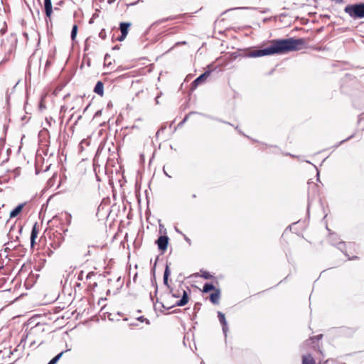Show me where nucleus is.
Returning <instances> with one entry per match:
<instances>
[{
  "label": "nucleus",
  "mask_w": 364,
  "mask_h": 364,
  "mask_svg": "<svg viewBox=\"0 0 364 364\" xmlns=\"http://www.w3.org/2000/svg\"><path fill=\"white\" fill-rule=\"evenodd\" d=\"M306 44L304 38H282L274 39L271 41L269 46L248 52L246 56L250 58H257L265 55L276 54H284L291 51H296L302 49Z\"/></svg>",
  "instance_id": "f257e3e1"
},
{
  "label": "nucleus",
  "mask_w": 364,
  "mask_h": 364,
  "mask_svg": "<svg viewBox=\"0 0 364 364\" xmlns=\"http://www.w3.org/2000/svg\"><path fill=\"white\" fill-rule=\"evenodd\" d=\"M111 200L109 197H105L102 199L101 203L98 206L96 215L99 220L106 219V222L109 223V229L114 224V218L111 217L112 207L110 205Z\"/></svg>",
  "instance_id": "f03ea898"
},
{
  "label": "nucleus",
  "mask_w": 364,
  "mask_h": 364,
  "mask_svg": "<svg viewBox=\"0 0 364 364\" xmlns=\"http://www.w3.org/2000/svg\"><path fill=\"white\" fill-rule=\"evenodd\" d=\"M344 11L353 19H360L364 18V3H356L347 5Z\"/></svg>",
  "instance_id": "7ed1b4c3"
},
{
  "label": "nucleus",
  "mask_w": 364,
  "mask_h": 364,
  "mask_svg": "<svg viewBox=\"0 0 364 364\" xmlns=\"http://www.w3.org/2000/svg\"><path fill=\"white\" fill-rule=\"evenodd\" d=\"M188 300H189V298H188V293L186 292V291L185 290H183V295H182V297L180 300H178L174 305H173L172 306H170V307H166L164 306V304L162 303V302H159L158 299H156V303H159L161 307L166 309H169L173 306H185L188 302Z\"/></svg>",
  "instance_id": "20e7f679"
},
{
  "label": "nucleus",
  "mask_w": 364,
  "mask_h": 364,
  "mask_svg": "<svg viewBox=\"0 0 364 364\" xmlns=\"http://www.w3.org/2000/svg\"><path fill=\"white\" fill-rule=\"evenodd\" d=\"M131 25L132 23L129 22H122L119 23V29L121 32V35L117 38V41H123L126 38Z\"/></svg>",
  "instance_id": "39448f33"
},
{
  "label": "nucleus",
  "mask_w": 364,
  "mask_h": 364,
  "mask_svg": "<svg viewBox=\"0 0 364 364\" xmlns=\"http://www.w3.org/2000/svg\"><path fill=\"white\" fill-rule=\"evenodd\" d=\"M211 74V70H206L205 72H204L203 74H201L200 75H199L197 78H196L192 84H191V86H192V88H196L199 85H201L202 83H203L205 80Z\"/></svg>",
  "instance_id": "423d86ee"
},
{
  "label": "nucleus",
  "mask_w": 364,
  "mask_h": 364,
  "mask_svg": "<svg viewBox=\"0 0 364 364\" xmlns=\"http://www.w3.org/2000/svg\"><path fill=\"white\" fill-rule=\"evenodd\" d=\"M168 237L166 235H161L156 240V243L158 245V248L160 251L164 252L166 250L168 244Z\"/></svg>",
  "instance_id": "0eeeda50"
},
{
  "label": "nucleus",
  "mask_w": 364,
  "mask_h": 364,
  "mask_svg": "<svg viewBox=\"0 0 364 364\" xmlns=\"http://www.w3.org/2000/svg\"><path fill=\"white\" fill-rule=\"evenodd\" d=\"M99 316L102 320L106 321L109 320V321H112L114 320L113 315L111 312L107 311L106 305H104L99 313Z\"/></svg>",
  "instance_id": "6e6552de"
},
{
  "label": "nucleus",
  "mask_w": 364,
  "mask_h": 364,
  "mask_svg": "<svg viewBox=\"0 0 364 364\" xmlns=\"http://www.w3.org/2000/svg\"><path fill=\"white\" fill-rule=\"evenodd\" d=\"M218 317L220 324L222 325L223 332L225 336L226 337L227 332L228 331V323H227L225 314L223 313H222L221 311H218Z\"/></svg>",
  "instance_id": "1a4fd4ad"
},
{
  "label": "nucleus",
  "mask_w": 364,
  "mask_h": 364,
  "mask_svg": "<svg viewBox=\"0 0 364 364\" xmlns=\"http://www.w3.org/2000/svg\"><path fill=\"white\" fill-rule=\"evenodd\" d=\"M220 296V290L219 289H215V292L210 294V301L213 304H218Z\"/></svg>",
  "instance_id": "9d476101"
},
{
  "label": "nucleus",
  "mask_w": 364,
  "mask_h": 364,
  "mask_svg": "<svg viewBox=\"0 0 364 364\" xmlns=\"http://www.w3.org/2000/svg\"><path fill=\"white\" fill-rule=\"evenodd\" d=\"M24 205L25 203L18 204L14 209H13L10 212V218H12L18 215L21 213Z\"/></svg>",
  "instance_id": "9b49d317"
},
{
  "label": "nucleus",
  "mask_w": 364,
  "mask_h": 364,
  "mask_svg": "<svg viewBox=\"0 0 364 364\" xmlns=\"http://www.w3.org/2000/svg\"><path fill=\"white\" fill-rule=\"evenodd\" d=\"M94 92L100 96H102L104 94V82L100 80L97 81L95 86Z\"/></svg>",
  "instance_id": "f8f14e48"
},
{
  "label": "nucleus",
  "mask_w": 364,
  "mask_h": 364,
  "mask_svg": "<svg viewBox=\"0 0 364 364\" xmlns=\"http://www.w3.org/2000/svg\"><path fill=\"white\" fill-rule=\"evenodd\" d=\"M302 364H316L314 358L310 353L302 355Z\"/></svg>",
  "instance_id": "ddd939ff"
},
{
  "label": "nucleus",
  "mask_w": 364,
  "mask_h": 364,
  "mask_svg": "<svg viewBox=\"0 0 364 364\" xmlns=\"http://www.w3.org/2000/svg\"><path fill=\"white\" fill-rule=\"evenodd\" d=\"M112 154L109 155V156L107 159V164L105 166V171L106 173L108 174L109 172L111 173H112V167L114 166V162L113 160L111 159Z\"/></svg>",
  "instance_id": "4468645a"
},
{
  "label": "nucleus",
  "mask_w": 364,
  "mask_h": 364,
  "mask_svg": "<svg viewBox=\"0 0 364 364\" xmlns=\"http://www.w3.org/2000/svg\"><path fill=\"white\" fill-rule=\"evenodd\" d=\"M338 248L341 250L344 255L348 257V260H352V259H357L358 257L355 256V257H350L349 255H348V253L344 250V249L346 248V246L347 245L345 242H341L338 243Z\"/></svg>",
  "instance_id": "2eb2a0df"
},
{
  "label": "nucleus",
  "mask_w": 364,
  "mask_h": 364,
  "mask_svg": "<svg viewBox=\"0 0 364 364\" xmlns=\"http://www.w3.org/2000/svg\"><path fill=\"white\" fill-rule=\"evenodd\" d=\"M169 275H170V269H169L168 266L166 264L165 271L164 273V285L167 286L168 288L170 287V286L168 285V279Z\"/></svg>",
  "instance_id": "dca6fc26"
},
{
  "label": "nucleus",
  "mask_w": 364,
  "mask_h": 364,
  "mask_svg": "<svg viewBox=\"0 0 364 364\" xmlns=\"http://www.w3.org/2000/svg\"><path fill=\"white\" fill-rule=\"evenodd\" d=\"M215 287L212 283H205L203 287V293H208L211 291H215Z\"/></svg>",
  "instance_id": "f3484780"
},
{
  "label": "nucleus",
  "mask_w": 364,
  "mask_h": 364,
  "mask_svg": "<svg viewBox=\"0 0 364 364\" xmlns=\"http://www.w3.org/2000/svg\"><path fill=\"white\" fill-rule=\"evenodd\" d=\"M38 232H39V230H38V223L36 222L33 224V227H32V230H31V237H30L37 238Z\"/></svg>",
  "instance_id": "a211bd4d"
},
{
  "label": "nucleus",
  "mask_w": 364,
  "mask_h": 364,
  "mask_svg": "<svg viewBox=\"0 0 364 364\" xmlns=\"http://www.w3.org/2000/svg\"><path fill=\"white\" fill-rule=\"evenodd\" d=\"M46 16L47 18H50L53 13L52 4H44Z\"/></svg>",
  "instance_id": "6ab92c4d"
},
{
  "label": "nucleus",
  "mask_w": 364,
  "mask_h": 364,
  "mask_svg": "<svg viewBox=\"0 0 364 364\" xmlns=\"http://www.w3.org/2000/svg\"><path fill=\"white\" fill-rule=\"evenodd\" d=\"M104 65H105V67H109L110 65H112V57L108 53H107L105 55Z\"/></svg>",
  "instance_id": "aec40b11"
},
{
  "label": "nucleus",
  "mask_w": 364,
  "mask_h": 364,
  "mask_svg": "<svg viewBox=\"0 0 364 364\" xmlns=\"http://www.w3.org/2000/svg\"><path fill=\"white\" fill-rule=\"evenodd\" d=\"M77 30H78V27L76 24H74L73 26V28H72V30H71V33H70V38L72 39V41H75L76 36H77Z\"/></svg>",
  "instance_id": "412c9836"
},
{
  "label": "nucleus",
  "mask_w": 364,
  "mask_h": 364,
  "mask_svg": "<svg viewBox=\"0 0 364 364\" xmlns=\"http://www.w3.org/2000/svg\"><path fill=\"white\" fill-rule=\"evenodd\" d=\"M14 229H15V226L12 225L10 228L9 232L8 234V237L10 240L17 241V240H18L19 237H18V235H16L15 237L14 236L13 232H14Z\"/></svg>",
  "instance_id": "4be33fe9"
},
{
  "label": "nucleus",
  "mask_w": 364,
  "mask_h": 364,
  "mask_svg": "<svg viewBox=\"0 0 364 364\" xmlns=\"http://www.w3.org/2000/svg\"><path fill=\"white\" fill-rule=\"evenodd\" d=\"M201 277H203V279H213L214 277L210 274V272L205 271V270H201Z\"/></svg>",
  "instance_id": "5701e85b"
},
{
  "label": "nucleus",
  "mask_w": 364,
  "mask_h": 364,
  "mask_svg": "<svg viewBox=\"0 0 364 364\" xmlns=\"http://www.w3.org/2000/svg\"><path fill=\"white\" fill-rule=\"evenodd\" d=\"M71 349L70 348H67L65 350H63L60 353H59L58 354H57L55 357H53V359H55L57 362H58V360L61 358V357L63 356V355L65 353V352H68L70 351Z\"/></svg>",
  "instance_id": "b1692460"
},
{
  "label": "nucleus",
  "mask_w": 364,
  "mask_h": 364,
  "mask_svg": "<svg viewBox=\"0 0 364 364\" xmlns=\"http://www.w3.org/2000/svg\"><path fill=\"white\" fill-rule=\"evenodd\" d=\"M322 336H323V335L320 334V335L310 338V340L312 341V343H314L316 341H318L320 339H321Z\"/></svg>",
  "instance_id": "393cba45"
},
{
  "label": "nucleus",
  "mask_w": 364,
  "mask_h": 364,
  "mask_svg": "<svg viewBox=\"0 0 364 364\" xmlns=\"http://www.w3.org/2000/svg\"><path fill=\"white\" fill-rule=\"evenodd\" d=\"M196 112H191L188 114H186L185 116V117L183 118V119L179 123L178 126L183 124V123H185L188 120L189 115H191L192 114H196Z\"/></svg>",
  "instance_id": "a878e982"
},
{
  "label": "nucleus",
  "mask_w": 364,
  "mask_h": 364,
  "mask_svg": "<svg viewBox=\"0 0 364 364\" xmlns=\"http://www.w3.org/2000/svg\"><path fill=\"white\" fill-rule=\"evenodd\" d=\"M99 36L102 38V39H105L106 38V31L105 29H102L101 31L99 33Z\"/></svg>",
  "instance_id": "bb28decb"
},
{
  "label": "nucleus",
  "mask_w": 364,
  "mask_h": 364,
  "mask_svg": "<svg viewBox=\"0 0 364 364\" xmlns=\"http://www.w3.org/2000/svg\"><path fill=\"white\" fill-rule=\"evenodd\" d=\"M210 117V119H213L216 120V121H218V122H221V123H224V124H229V125H230V126H232V124L231 123L228 122H226V121H224V120H223V119H218V118H213V117Z\"/></svg>",
  "instance_id": "cd10ccee"
},
{
  "label": "nucleus",
  "mask_w": 364,
  "mask_h": 364,
  "mask_svg": "<svg viewBox=\"0 0 364 364\" xmlns=\"http://www.w3.org/2000/svg\"><path fill=\"white\" fill-rule=\"evenodd\" d=\"M109 184L112 188V197L114 198V182L112 178L109 179Z\"/></svg>",
  "instance_id": "c85d7f7f"
},
{
  "label": "nucleus",
  "mask_w": 364,
  "mask_h": 364,
  "mask_svg": "<svg viewBox=\"0 0 364 364\" xmlns=\"http://www.w3.org/2000/svg\"><path fill=\"white\" fill-rule=\"evenodd\" d=\"M36 238H33V237H30V240H31V247L33 248L36 244Z\"/></svg>",
  "instance_id": "c756f323"
},
{
  "label": "nucleus",
  "mask_w": 364,
  "mask_h": 364,
  "mask_svg": "<svg viewBox=\"0 0 364 364\" xmlns=\"http://www.w3.org/2000/svg\"><path fill=\"white\" fill-rule=\"evenodd\" d=\"M138 320L140 321H146V323H149V321L148 319H146V318H144V316L139 317Z\"/></svg>",
  "instance_id": "7c9ffc66"
},
{
  "label": "nucleus",
  "mask_w": 364,
  "mask_h": 364,
  "mask_svg": "<svg viewBox=\"0 0 364 364\" xmlns=\"http://www.w3.org/2000/svg\"><path fill=\"white\" fill-rule=\"evenodd\" d=\"M353 137V135H351V136H348V138H346V139L342 140V141L339 143V144H338V145H340V144H343V142H345V141H348V140H349V139H352Z\"/></svg>",
  "instance_id": "2f4dec72"
},
{
  "label": "nucleus",
  "mask_w": 364,
  "mask_h": 364,
  "mask_svg": "<svg viewBox=\"0 0 364 364\" xmlns=\"http://www.w3.org/2000/svg\"><path fill=\"white\" fill-rule=\"evenodd\" d=\"M92 275H94V272H92L87 273L86 275V279H90Z\"/></svg>",
  "instance_id": "473e14b6"
},
{
  "label": "nucleus",
  "mask_w": 364,
  "mask_h": 364,
  "mask_svg": "<svg viewBox=\"0 0 364 364\" xmlns=\"http://www.w3.org/2000/svg\"><path fill=\"white\" fill-rule=\"evenodd\" d=\"M22 230H23V226H22V225H19L18 226V234H19V235H21V234Z\"/></svg>",
  "instance_id": "72a5a7b5"
},
{
  "label": "nucleus",
  "mask_w": 364,
  "mask_h": 364,
  "mask_svg": "<svg viewBox=\"0 0 364 364\" xmlns=\"http://www.w3.org/2000/svg\"><path fill=\"white\" fill-rule=\"evenodd\" d=\"M58 362L53 358L47 364H56Z\"/></svg>",
  "instance_id": "f704fd0d"
},
{
  "label": "nucleus",
  "mask_w": 364,
  "mask_h": 364,
  "mask_svg": "<svg viewBox=\"0 0 364 364\" xmlns=\"http://www.w3.org/2000/svg\"><path fill=\"white\" fill-rule=\"evenodd\" d=\"M82 274H83V272H82V271H81V272H80L79 275H78V279H79V280L82 279Z\"/></svg>",
  "instance_id": "c9c22d12"
},
{
  "label": "nucleus",
  "mask_w": 364,
  "mask_h": 364,
  "mask_svg": "<svg viewBox=\"0 0 364 364\" xmlns=\"http://www.w3.org/2000/svg\"><path fill=\"white\" fill-rule=\"evenodd\" d=\"M112 80V79H109V77H107L105 78V83L107 84V83H109L110 81Z\"/></svg>",
  "instance_id": "e433bc0d"
},
{
  "label": "nucleus",
  "mask_w": 364,
  "mask_h": 364,
  "mask_svg": "<svg viewBox=\"0 0 364 364\" xmlns=\"http://www.w3.org/2000/svg\"><path fill=\"white\" fill-rule=\"evenodd\" d=\"M52 4L51 0H44V4Z\"/></svg>",
  "instance_id": "4c0bfd02"
},
{
  "label": "nucleus",
  "mask_w": 364,
  "mask_h": 364,
  "mask_svg": "<svg viewBox=\"0 0 364 364\" xmlns=\"http://www.w3.org/2000/svg\"><path fill=\"white\" fill-rule=\"evenodd\" d=\"M183 236H184V238H185L186 241L188 242V243H190L191 242V240L188 237H186V235H184Z\"/></svg>",
  "instance_id": "58836bf2"
},
{
  "label": "nucleus",
  "mask_w": 364,
  "mask_h": 364,
  "mask_svg": "<svg viewBox=\"0 0 364 364\" xmlns=\"http://www.w3.org/2000/svg\"><path fill=\"white\" fill-rule=\"evenodd\" d=\"M235 129H237V130L239 132V133H240V134H242V135L245 136V135L242 132V131H241V130H240V129H238V127H237H237H235Z\"/></svg>",
  "instance_id": "ea45409f"
},
{
  "label": "nucleus",
  "mask_w": 364,
  "mask_h": 364,
  "mask_svg": "<svg viewBox=\"0 0 364 364\" xmlns=\"http://www.w3.org/2000/svg\"><path fill=\"white\" fill-rule=\"evenodd\" d=\"M39 107H40V109H43L46 108L45 105H43L42 103L40 104Z\"/></svg>",
  "instance_id": "a19ab883"
},
{
  "label": "nucleus",
  "mask_w": 364,
  "mask_h": 364,
  "mask_svg": "<svg viewBox=\"0 0 364 364\" xmlns=\"http://www.w3.org/2000/svg\"><path fill=\"white\" fill-rule=\"evenodd\" d=\"M172 296H173V297H176V298H177V297H178V296H179V294H176V293H173V294H172Z\"/></svg>",
  "instance_id": "79ce46f5"
},
{
  "label": "nucleus",
  "mask_w": 364,
  "mask_h": 364,
  "mask_svg": "<svg viewBox=\"0 0 364 364\" xmlns=\"http://www.w3.org/2000/svg\"><path fill=\"white\" fill-rule=\"evenodd\" d=\"M24 267H25V264H23V265L21 266V269L19 270L18 273L21 272L23 270V268H24Z\"/></svg>",
  "instance_id": "37998d69"
},
{
  "label": "nucleus",
  "mask_w": 364,
  "mask_h": 364,
  "mask_svg": "<svg viewBox=\"0 0 364 364\" xmlns=\"http://www.w3.org/2000/svg\"><path fill=\"white\" fill-rule=\"evenodd\" d=\"M150 299H151V300L152 301V302L154 304V297H153V296H152V294H150Z\"/></svg>",
  "instance_id": "c03bdc74"
},
{
  "label": "nucleus",
  "mask_w": 364,
  "mask_h": 364,
  "mask_svg": "<svg viewBox=\"0 0 364 364\" xmlns=\"http://www.w3.org/2000/svg\"><path fill=\"white\" fill-rule=\"evenodd\" d=\"M66 218H69V223H70V222L71 215H66Z\"/></svg>",
  "instance_id": "a18cd8bd"
},
{
  "label": "nucleus",
  "mask_w": 364,
  "mask_h": 364,
  "mask_svg": "<svg viewBox=\"0 0 364 364\" xmlns=\"http://www.w3.org/2000/svg\"><path fill=\"white\" fill-rule=\"evenodd\" d=\"M108 4H111L112 2H114V0H107Z\"/></svg>",
  "instance_id": "49530a36"
},
{
  "label": "nucleus",
  "mask_w": 364,
  "mask_h": 364,
  "mask_svg": "<svg viewBox=\"0 0 364 364\" xmlns=\"http://www.w3.org/2000/svg\"><path fill=\"white\" fill-rule=\"evenodd\" d=\"M136 277H137V274L136 273V274H134V278H133V279H134V282H135V280H136Z\"/></svg>",
  "instance_id": "de8ad7c7"
},
{
  "label": "nucleus",
  "mask_w": 364,
  "mask_h": 364,
  "mask_svg": "<svg viewBox=\"0 0 364 364\" xmlns=\"http://www.w3.org/2000/svg\"><path fill=\"white\" fill-rule=\"evenodd\" d=\"M176 231L180 234H182V232L176 228Z\"/></svg>",
  "instance_id": "09e8293b"
},
{
  "label": "nucleus",
  "mask_w": 364,
  "mask_h": 364,
  "mask_svg": "<svg viewBox=\"0 0 364 364\" xmlns=\"http://www.w3.org/2000/svg\"><path fill=\"white\" fill-rule=\"evenodd\" d=\"M348 246H354V245H355V244H354V243L349 242V243L348 244Z\"/></svg>",
  "instance_id": "8fccbe9b"
},
{
  "label": "nucleus",
  "mask_w": 364,
  "mask_h": 364,
  "mask_svg": "<svg viewBox=\"0 0 364 364\" xmlns=\"http://www.w3.org/2000/svg\"><path fill=\"white\" fill-rule=\"evenodd\" d=\"M111 41H112V42H114V34H112V36H111Z\"/></svg>",
  "instance_id": "3c124183"
},
{
  "label": "nucleus",
  "mask_w": 364,
  "mask_h": 364,
  "mask_svg": "<svg viewBox=\"0 0 364 364\" xmlns=\"http://www.w3.org/2000/svg\"><path fill=\"white\" fill-rule=\"evenodd\" d=\"M11 243H12V241H11L10 242H9L6 243L5 245H10Z\"/></svg>",
  "instance_id": "603ef678"
},
{
  "label": "nucleus",
  "mask_w": 364,
  "mask_h": 364,
  "mask_svg": "<svg viewBox=\"0 0 364 364\" xmlns=\"http://www.w3.org/2000/svg\"><path fill=\"white\" fill-rule=\"evenodd\" d=\"M112 72H109V73H108V76H109V77H112Z\"/></svg>",
  "instance_id": "864d4df0"
},
{
  "label": "nucleus",
  "mask_w": 364,
  "mask_h": 364,
  "mask_svg": "<svg viewBox=\"0 0 364 364\" xmlns=\"http://www.w3.org/2000/svg\"><path fill=\"white\" fill-rule=\"evenodd\" d=\"M112 106V103L111 102H109L108 105H107V107H111Z\"/></svg>",
  "instance_id": "5fc2aeb1"
},
{
  "label": "nucleus",
  "mask_w": 364,
  "mask_h": 364,
  "mask_svg": "<svg viewBox=\"0 0 364 364\" xmlns=\"http://www.w3.org/2000/svg\"><path fill=\"white\" fill-rule=\"evenodd\" d=\"M157 293V286L156 287L155 294Z\"/></svg>",
  "instance_id": "6e6d98bb"
},
{
  "label": "nucleus",
  "mask_w": 364,
  "mask_h": 364,
  "mask_svg": "<svg viewBox=\"0 0 364 364\" xmlns=\"http://www.w3.org/2000/svg\"><path fill=\"white\" fill-rule=\"evenodd\" d=\"M101 111L96 112V114H100Z\"/></svg>",
  "instance_id": "4d7b16f0"
},
{
  "label": "nucleus",
  "mask_w": 364,
  "mask_h": 364,
  "mask_svg": "<svg viewBox=\"0 0 364 364\" xmlns=\"http://www.w3.org/2000/svg\"><path fill=\"white\" fill-rule=\"evenodd\" d=\"M101 111L96 112V114H100Z\"/></svg>",
  "instance_id": "13d9d810"
},
{
  "label": "nucleus",
  "mask_w": 364,
  "mask_h": 364,
  "mask_svg": "<svg viewBox=\"0 0 364 364\" xmlns=\"http://www.w3.org/2000/svg\"><path fill=\"white\" fill-rule=\"evenodd\" d=\"M164 173H165V174H166V176H168V178H171V176H168V175L165 171H164Z\"/></svg>",
  "instance_id": "bf43d9fd"
},
{
  "label": "nucleus",
  "mask_w": 364,
  "mask_h": 364,
  "mask_svg": "<svg viewBox=\"0 0 364 364\" xmlns=\"http://www.w3.org/2000/svg\"><path fill=\"white\" fill-rule=\"evenodd\" d=\"M34 343H35V341H33L32 343H31V346H32Z\"/></svg>",
  "instance_id": "052dcab7"
},
{
  "label": "nucleus",
  "mask_w": 364,
  "mask_h": 364,
  "mask_svg": "<svg viewBox=\"0 0 364 364\" xmlns=\"http://www.w3.org/2000/svg\"><path fill=\"white\" fill-rule=\"evenodd\" d=\"M120 277L117 279V282H119L120 281Z\"/></svg>",
  "instance_id": "680f3d73"
},
{
  "label": "nucleus",
  "mask_w": 364,
  "mask_h": 364,
  "mask_svg": "<svg viewBox=\"0 0 364 364\" xmlns=\"http://www.w3.org/2000/svg\"><path fill=\"white\" fill-rule=\"evenodd\" d=\"M158 98H159V97H156V102H157V103H158V100H158Z\"/></svg>",
  "instance_id": "e2e57ef3"
},
{
  "label": "nucleus",
  "mask_w": 364,
  "mask_h": 364,
  "mask_svg": "<svg viewBox=\"0 0 364 364\" xmlns=\"http://www.w3.org/2000/svg\"><path fill=\"white\" fill-rule=\"evenodd\" d=\"M141 158L144 159V154H141Z\"/></svg>",
  "instance_id": "0e129e2a"
},
{
  "label": "nucleus",
  "mask_w": 364,
  "mask_h": 364,
  "mask_svg": "<svg viewBox=\"0 0 364 364\" xmlns=\"http://www.w3.org/2000/svg\"><path fill=\"white\" fill-rule=\"evenodd\" d=\"M9 247H5V250L6 251L7 250H9Z\"/></svg>",
  "instance_id": "69168bd1"
},
{
  "label": "nucleus",
  "mask_w": 364,
  "mask_h": 364,
  "mask_svg": "<svg viewBox=\"0 0 364 364\" xmlns=\"http://www.w3.org/2000/svg\"><path fill=\"white\" fill-rule=\"evenodd\" d=\"M105 300H106V299H103V298L101 299V301H105Z\"/></svg>",
  "instance_id": "338daca9"
},
{
  "label": "nucleus",
  "mask_w": 364,
  "mask_h": 364,
  "mask_svg": "<svg viewBox=\"0 0 364 364\" xmlns=\"http://www.w3.org/2000/svg\"><path fill=\"white\" fill-rule=\"evenodd\" d=\"M3 268V266H0V269Z\"/></svg>",
  "instance_id": "774afa93"
}]
</instances>
